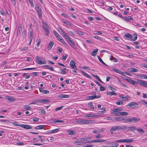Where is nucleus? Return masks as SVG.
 <instances>
[{"instance_id": "nucleus-10", "label": "nucleus", "mask_w": 147, "mask_h": 147, "mask_svg": "<svg viewBox=\"0 0 147 147\" xmlns=\"http://www.w3.org/2000/svg\"><path fill=\"white\" fill-rule=\"evenodd\" d=\"M37 102L39 103H46L47 102H49L50 101L49 100L47 99H38L37 100Z\"/></svg>"}, {"instance_id": "nucleus-28", "label": "nucleus", "mask_w": 147, "mask_h": 147, "mask_svg": "<svg viewBox=\"0 0 147 147\" xmlns=\"http://www.w3.org/2000/svg\"><path fill=\"white\" fill-rule=\"evenodd\" d=\"M6 97L7 99L10 101H14L15 100V99L14 98L11 96H6Z\"/></svg>"}, {"instance_id": "nucleus-56", "label": "nucleus", "mask_w": 147, "mask_h": 147, "mask_svg": "<svg viewBox=\"0 0 147 147\" xmlns=\"http://www.w3.org/2000/svg\"><path fill=\"white\" fill-rule=\"evenodd\" d=\"M95 138L96 139L100 138L101 137V135L99 134L95 136Z\"/></svg>"}, {"instance_id": "nucleus-37", "label": "nucleus", "mask_w": 147, "mask_h": 147, "mask_svg": "<svg viewBox=\"0 0 147 147\" xmlns=\"http://www.w3.org/2000/svg\"><path fill=\"white\" fill-rule=\"evenodd\" d=\"M62 22L65 24L69 26H71V23L67 21H64V20H62Z\"/></svg>"}, {"instance_id": "nucleus-26", "label": "nucleus", "mask_w": 147, "mask_h": 147, "mask_svg": "<svg viewBox=\"0 0 147 147\" xmlns=\"http://www.w3.org/2000/svg\"><path fill=\"white\" fill-rule=\"evenodd\" d=\"M53 33L55 36L59 40L60 38H61V37L59 35L55 30H53Z\"/></svg>"}, {"instance_id": "nucleus-52", "label": "nucleus", "mask_w": 147, "mask_h": 147, "mask_svg": "<svg viewBox=\"0 0 147 147\" xmlns=\"http://www.w3.org/2000/svg\"><path fill=\"white\" fill-rule=\"evenodd\" d=\"M22 31V29L18 28L17 30V34L18 35L20 34L21 32Z\"/></svg>"}, {"instance_id": "nucleus-22", "label": "nucleus", "mask_w": 147, "mask_h": 147, "mask_svg": "<svg viewBox=\"0 0 147 147\" xmlns=\"http://www.w3.org/2000/svg\"><path fill=\"white\" fill-rule=\"evenodd\" d=\"M132 38H131V40L132 41H135L136 40L137 38V36L136 34H134L131 35Z\"/></svg>"}, {"instance_id": "nucleus-7", "label": "nucleus", "mask_w": 147, "mask_h": 147, "mask_svg": "<svg viewBox=\"0 0 147 147\" xmlns=\"http://www.w3.org/2000/svg\"><path fill=\"white\" fill-rule=\"evenodd\" d=\"M137 82L138 84L140 85L147 88V81L141 80H138Z\"/></svg>"}, {"instance_id": "nucleus-44", "label": "nucleus", "mask_w": 147, "mask_h": 147, "mask_svg": "<svg viewBox=\"0 0 147 147\" xmlns=\"http://www.w3.org/2000/svg\"><path fill=\"white\" fill-rule=\"evenodd\" d=\"M68 134L69 135H73L75 134L74 132L72 130H69L68 131Z\"/></svg>"}, {"instance_id": "nucleus-62", "label": "nucleus", "mask_w": 147, "mask_h": 147, "mask_svg": "<svg viewBox=\"0 0 147 147\" xmlns=\"http://www.w3.org/2000/svg\"><path fill=\"white\" fill-rule=\"evenodd\" d=\"M57 29L58 30V31H59V32H60L61 34H62V32H63V30L61 28H60V27H58V28H57Z\"/></svg>"}, {"instance_id": "nucleus-31", "label": "nucleus", "mask_w": 147, "mask_h": 147, "mask_svg": "<svg viewBox=\"0 0 147 147\" xmlns=\"http://www.w3.org/2000/svg\"><path fill=\"white\" fill-rule=\"evenodd\" d=\"M146 74H140L138 75V77L142 79H146Z\"/></svg>"}, {"instance_id": "nucleus-50", "label": "nucleus", "mask_w": 147, "mask_h": 147, "mask_svg": "<svg viewBox=\"0 0 147 147\" xmlns=\"http://www.w3.org/2000/svg\"><path fill=\"white\" fill-rule=\"evenodd\" d=\"M76 33H77L78 34H79V35H84V33L83 32L81 31H80L79 30H76Z\"/></svg>"}, {"instance_id": "nucleus-64", "label": "nucleus", "mask_w": 147, "mask_h": 147, "mask_svg": "<svg viewBox=\"0 0 147 147\" xmlns=\"http://www.w3.org/2000/svg\"><path fill=\"white\" fill-rule=\"evenodd\" d=\"M12 124L13 125H16V126H20V125H19L18 124V123L17 121L13 122Z\"/></svg>"}, {"instance_id": "nucleus-54", "label": "nucleus", "mask_w": 147, "mask_h": 147, "mask_svg": "<svg viewBox=\"0 0 147 147\" xmlns=\"http://www.w3.org/2000/svg\"><path fill=\"white\" fill-rule=\"evenodd\" d=\"M62 35H63L64 36L66 37V38L67 39L68 38L70 37L69 36L67 35V33L63 31V32H62L61 34Z\"/></svg>"}, {"instance_id": "nucleus-1", "label": "nucleus", "mask_w": 147, "mask_h": 147, "mask_svg": "<svg viewBox=\"0 0 147 147\" xmlns=\"http://www.w3.org/2000/svg\"><path fill=\"white\" fill-rule=\"evenodd\" d=\"M127 128L126 126H114L110 129L111 131H114L118 130L125 129Z\"/></svg>"}, {"instance_id": "nucleus-55", "label": "nucleus", "mask_w": 147, "mask_h": 147, "mask_svg": "<svg viewBox=\"0 0 147 147\" xmlns=\"http://www.w3.org/2000/svg\"><path fill=\"white\" fill-rule=\"evenodd\" d=\"M141 102L144 106L147 107V101L143 100H142Z\"/></svg>"}, {"instance_id": "nucleus-6", "label": "nucleus", "mask_w": 147, "mask_h": 147, "mask_svg": "<svg viewBox=\"0 0 147 147\" xmlns=\"http://www.w3.org/2000/svg\"><path fill=\"white\" fill-rule=\"evenodd\" d=\"M134 141V140H132L131 139L129 138L116 140L115 142L118 143L125 142L127 143H131Z\"/></svg>"}, {"instance_id": "nucleus-21", "label": "nucleus", "mask_w": 147, "mask_h": 147, "mask_svg": "<svg viewBox=\"0 0 147 147\" xmlns=\"http://www.w3.org/2000/svg\"><path fill=\"white\" fill-rule=\"evenodd\" d=\"M122 18L127 22H128L130 20H133V18H132L130 16H128L127 18L125 17H123Z\"/></svg>"}, {"instance_id": "nucleus-4", "label": "nucleus", "mask_w": 147, "mask_h": 147, "mask_svg": "<svg viewBox=\"0 0 147 147\" xmlns=\"http://www.w3.org/2000/svg\"><path fill=\"white\" fill-rule=\"evenodd\" d=\"M67 39L70 46L73 49H76V47L75 45V42L70 37H68Z\"/></svg>"}, {"instance_id": "nucleus-61", "label": "nucleus", "mask_w": 147, "mask_h": 147, "mask_svg": "<svg viewBox=\"0 0 147 147\" xmlns=\"http://www.w3.org/2000/svg\"><path fill=\"white\" fill-rule=\"evenodd\" d=\"M108 88L110 90H112L113 92H115L116 90V89L115 88H113L110 86H108Z\"/></svg>"}, {"instance_id": "nucleus-60", "label": "nucleus", "mask_w": 147, "mask_h": 147, "mask_svg": "<svg viewBox=\"0 0 147 147\" xmlns=\"http://www.w3.org/2000/svg\"><path fill=\"white\" fill-rule=\"evenodd\" d=\"M35 68H26L22 69V70H32L33 69H35Z\"/></svg>"}, {"instance_id": "nucleus-16", "label": "nucleus", "mask_w": 147, "mask_h": 147, "mask_svg": "<svg viewBox=\"0 0 147 147\" xmlns=\"http://www.w3.org/2000/svg\"><path fill=\"white\" fill-rule=\"evenodd\" d=\"M120 97L122 98L123 100H126L129 99L130 98V97L129 96H126L124 95H122L120 96Z\"/></svg>"}, {"instance_id": "nucleus-35", "label": "nucleus", "mask_w": 147, "mask_h": 147, "mask_svg": "<svg viewBox=\"0 0 147 147\" xmlns=\"http://www.w3.org/2000/svg\"><path fill=\"white\" fill-rule=\"evenodd\" d=\"M45 32V34L47 36H48L49 33V28H47L46 29H44Z\"/></svg>"}, {"instance_id": "nucleus-30", "label": "nucleus", "mask_w": 147, "mask_h": 147, "mask_svg": "<svg viewBox=\"0 0 147 147\" xmlns=\"http://www.w3.org/2000/svg\"><path fill=\"white\" fill-rule=\"evenodd\" d=\"M42 27L43 30L47 28H49L48 24L45 22L42 23Z\"/></svg>"}, {"instance_id": "nucleus-17", "label": "nucleus", "mask_w": 147, "mask_h": 147, "mask_svg": "<svg viewBox=\"0 0 147 147\" xmlns=\"http://www.w3.org/2000/svg\"><path fill=\"white\" fill-rule=\"evenodd\" d=\"M128 105L132 108H134L136 107V105H138L137 103L135 102H132L129 103Z\"/></svg>"}, {"instance_id": "nucleus-20", "label": "nucleus", "mask_w": 147, "mask_h": 147, "mask_svg": "<svg viewBox=\"0 0 147 147\" xmlns=\"http://www.w3.org/2000/svg\"><path fill=\"white\" fill-rule=\"evenodd\" d=\"M127 81L129 83L132 84V85H135L137 83L135 81L132 80L131 79H126Z\"/></svg>"}, {"instance_id": "nucleus-23", "label": "nucleus", "mask_w": 147, "mask_h": 147, "mask_svg": "<svg viewBox=\"0 0 147 147\" xmlns=\"http://www.w3.org/2000/svg\"><path fill=\"white\" fill-rule=\"evenodd\" d=\"M98 51V49H94L91 52V55L92 56H95L96 55Z\"/></svg>"}, {"instance_id": "nucleus-59", "label": "nucleus", "mask_w": 147, "mask_h": 147, "mask_svg": "<svg viewBox=\"0 0 147 147\" xmlns=\"http://www.w3.org/2000/svg\"><path fill=\"white\" fill-rule=\"evenodd\" d=\"M105 88L102 86L101 85L100 86V90L101 91H105Z\"/></svg>"}, {"instance_id": "nucleus-5", "label": "nucleus", "mask_w": 147, "mask_h": 147, "mask_svg": "<svg viewBox=\"0 0 147 147\" xmlns=\"http://www.w3.org/2000/svg\"><path fill=\"white\" fill-rule=\"evenodd\" d=\"M76 122L78 123V124H88L90 123H91V121H88L84 120H77Z\"/></svg>"}, {"instance_id": "nucleus-12", "label": "nucleus", "mask_w": 147, "mask_h": 147, "mask_svg": "<svg viewBox=\"0 0 147 147\" xmlns=\"http://www.w3.org/2000/svg\"><path fill=\"white\" fill-rule=\"evenodd\" d=\"M74 144L76 145H82L83 144L82 139L81 138L79 139L74 142Z\"/></svg>"}, {"instance_id": "nucleus-29", "label": "nucleus", "mask_w": 147, "mask_h": 147, "mask_svg": "<svg viewBox=\"0 0 147 147\" xmlns=\"http://www.w3.org/2000/svg\"><path fill=\"white\" fill-rule=\"evenodd\" d=\"M54 44V43L53 42H50L48 47V49L49 50L51 49L52 48Z\"/></svg>"}, {"instance_id": "nucleus-13", "label": "nucleus", "mask_w": 147, "mask_h": 147, "mask_svg": "<svg viewBox=\"0 0 147 147\" xmlns=\"http://www.w3.org/2000/svg\"><path fill=\"white\" fill-rule=\"evenodd\" d=\"M128 71L130 72H137L139 71V70L135 68H130L128 69Z\"/></svg>"}, {"instance_id": "nucleus-34", "label": "nucleus", "mask_w": 147, "mask_h": 147, "mask_svg": "<svg viewBox=\"0 0 147 147\" xmlns=\"http://www.w3.org/2000/svg\"><path fill=\"white\" fill-rule=\"evenodd\" d=\"M115 120L117 121H120L124 119H122V117H116L115 118Z\"/></svg>"}, {"instance_id": "nucleus-24", "label": "nucleus", "mask_w": 147, "mask_h": 147, "mask_svg": "<svg viewBox=\"0 0 147 147\" xmlns=\"http://www.w3.org/2000/svg\"><path fill=\"white\" fill-rule=\"evenodd\" d=\"M127 128L128 129V131H133L135 130H136L137 129L135 126H130L128 127H127Z\"/></svg>"}, {"instance_id": "nucleus-18", "label": "nucleus", "mask_w": 147, "mask_h": 147, "mask_svg": "<svg viewBox=\"0 0 147 147\" xmlns=\"http://www.w3.org/2000/svg\"><path fill=\"white\" fill-rule=\"evenodd\" d=\"M59 129L57 128L53 130H49L48 131V133L52 134H55L58 132L59 131Z\"/></svg>"}, {"instance_id": "nucleus-49", "label": "nucleus", "mask_w": 147, "mask_h": 147, "mask_svg": "<svg viewBox=\"0 0 147 147\" xmlns=\"http://www.w3.org/2000/svg\"><path fill=\"white\" fill-rule=\"evenodd\" d=\"M110 59L111 61H113L115 62H117L118 61L117 59L116 58L113 57L112 56L110 58Z\"/></svg>"}, {"instance_id": "nucleus-41", "label": "nucleus", "mask_w": 147, "mask_h": 147, "mask_svg": "<svg viewBox=\"0 0 147 147\" xmlns=\"http://www.w3.org/2000/svg\"><path fill=\"white\" fill-rule=\"evenodd\" d=\"M122 110V109L121 108H118L114 109L112 112L115 113V112H120V111H121Z\"/></svg>"}, {"instance_id": "nucleus-11", "label": "nucleus", "mask_w": 147, "mask_h": 147, "mask_svg": "<svg viewBox=\"0 0 147 147\" xmlns=\"http://www.w3.org/2000/svg\"><path fill=\"white\" fill-rule=\"evenodd\" d=\"M106 141V140H103V139H97L90 141L89 142L92 143H100L105 142Z\"/></svg>"}, {"instance_id": "nucleus-42", "label": "nucleus", "mask_w": 147, "mask_h": 147, "mask_svg": "<svg viewBox=\"0 0 147 147\" xmlns=\"http://www.w3.org/2000/svg\"><path fill=\"white\" fill-rule=\"evenodd\" d=\"M93 133L94 134H97L98 133H99L100 132V129H96L93 130L92 131Z\"/></svg>"}, {"instance_id": "nucleus-15", "label": "nucleus", "mask_w": 147, "mask_h": 147, "mask_svg": "<svg viewBox=\"0 0 147 147\" xmlns=\"http://www.w3.org/2000/svg\"><path fill=\"white\" fill-rule=\"evenodd\" d=\"M20 126L22 128L26 129H32V127L31 126L27 125L21 124L20 125Z\"/></svg>"}, {"instance_id": "nucleus-63", "label": "nucleus", "mask_w": 147, "mask_h": 147, "mask_svg": "<svg viewBox=\"0 0 147 147\" xmlns=\"http://www.w3.org/2000/svg\"><path fill=\"white\" fill-rule=\"evenodd\" d=\"M33 30H31L30 32L29 37L30 38H32L33 36Z\"/></svg>"}, {"instance_id": "nucleus-33", "label": "nucleus", "mask_w": 147, "mask_h": 147, "mask_svg": "<svg viewBox=\"0 0 147 147\" xmlns=\"http://www.w3.org/2000/svg\"><path fill=\"white\" fill-rule=\"evenodd\" d=\"M115 141H115V142H111V147H117L118 146L119 144L116 143L117 142H116Z\"/></svg>"}, {"instance_id": "nucleus-51", "label": "nucleus", "mask_w": 147, "mask_h": 147, "mask_svg": "<svg viewBox=\"0 0 147 147\" xmlns=\"http://www.w3.org/2000/svg\"><path fill=\"white\" fill-rule=\"evenodd\" d=\"M81 138L82 139V142H83V141H88L90 140V138L89 137L83 138Z\"/></svg>"}, {"instance_id": "nucleus-2", "label": "nucleus", "mask_w": 147, "mask_h": 147, "mask_svg": "<svg viewBox=\"0 0 147 147\" xmlns=\"http://www.w3.org/2000/svg\"><path fill=\"white\" fill-rule=\"evenodd\" d=\"M35 59L37 63L40 65L46 64V60L42 57L37 56Z\"/></svg>"}, {"instance_id": "nucleus-25", "label": "nucleus", "mask_w": 147, "mask_h": 147, "mask_svg": "<svg viewBox=\"0 0 147 147\" xmlns=\"http://www.w3.org/2000/svg\"><path fill=\"white\" fill-rule=\"evenodd\" d=\"M45 126V125H38L36 126L35 128V129L36 130L42 129Z\"/></svg>"}, {"instance_id": "nucleus-46", "label": "nucleus", "mask_w": 147, "mask_h": 147, "mask_svg": "<svg viewBox=\"0 0 147 147\" xmlns=\"http://www.w3.org/2000/svg\"><path fill=\"white\" fill-rule=\"evenodd\" d=\"M45 66L46 67V69H49L51 71H53L54 70L52 66L50 67L48 65H45Z\"/></svg>"}, {"instance_id": "nucleus-14", "label": "nucleus", "mask_w": 147, "mask_h": 147, "mask_svg": "<svg viewBox=\"0 0 147 147\" xmlns=\"http://www.w3.org/2000/svg\"><path fill=\"white\" fill-rule=\"evenodd\" d=\"M97 115H95L93 113H89L88 114H86L84 116V117H97Z\"/></svg>"}, {"instance_id": "nucleus-43", "label": "nucleus", "mask_w": 147, "mask_h": 147, "mask_svg": "<svg viewBox=\"0 0 147 147\" xmlns=\"http://www.w3.org/2000/svg\"><path fill=\"white\" fill-rule=\"evenodd\" d=\"M120 115L121 116H126L128 115L127 112H120Z\"/></svg>"}, {"instance_id": "nucleus-38", "label": "nucleus", "mask_w": 147, "mask_h": 147, "mask_svg": "<svg viewBox=\"0 0 147 147\" xmlns=\"http://www.w3.org/2000/svg\"><path fill=\"white\" fill-rule=\"evenodd\" d=\"M59 40L63 44L65 45H67V43L65 42V41L62 38V37L61 38H60Z\"/></svg>"}, {"instance_id": "nucleus-40", "label": "nucleus", "mask_w": 147, "mask_h": 147, "mask_svg": "<svg viewBox=\"0 0 147 147\" xmlns=\"http://www.w3.org/2000/svg\"><path fill=\"white\" fill-rule=\"evenodd\" d=\"M24 109L27 110H30L31 109V107L28 105H26L24 107Z\"/></svg>"}, {"instance_id": "nucleus-48", "label": "nucleus", "mask_w": 147, "mask_h": 147, "mask_svg": "<svg viewBox=\"0 0 147 147\" xmlns=\"http://www.w3.org/2000/svg\"><path fill=\"white\" fill-rule=\"evenodd\" d=\"M136 130L140 133H144V131L142 129H138V128H137Z\"/></svg>"}, {"instance_id": "nucleus-3", "label": "nucleus", "mask_w": 147, "mask_h": 147, "mask_svg": "<svg viewBox=\"0 0 147 147\" xmlns=\"http://www.w3.org/2000/svg\"><path fill=\"white\" fill-rule=\"evenodd\" d=\"M140 119L138 118L137 117H132L131 118H129L126 119V122H129L131 123H136L139 121Z\"/></svg>"}, {"instance_id": "nucleus-32", "label": "nucleus", "mask_w": 147, "mask_h": 147, "mask_svg": "<svg viewBox=\"0 0 147 147\" xmlns=\"http://www.w3.org/2000/svg\"><path fill=\"white\" fill-rule=\"evenodd\" d=\"M125 36L127 38H129V40H131V38H132V36L131 34L128 33L125 34Z\"/></svg>"}, {"instance_id": "nucleus-27", "label": "nucleus", "mask_w": 147, "mask_h": 147, "mask_svg": "<svg viewBox=\"0 0 147 147\" xmlns=\"http://www.w3.org/2000/svg\"><path fill=\"white\" fill-rule=\"evenodd\" d=\"M53 123H63L64 122V121L62 120H60L57 119H54L53 121Z\"/></svg>"}, {"instance_id": "nucleus-36", "label": "nucleus", "mask_w": 147, "mask_h": 147, "mask_svg": "<svg viewBox=\"0 0 147 147\" xmlns=\"http://www.w3.org/2000/svg\"><path fill=\"white\" fill-rule=\"evenodd\" d=\"M107 94L110 96L116 95L117 93L113 92H107Z\"/></svg>"}, {"instance_id": "nucleus-9", "label": "nucleus", "mask_w": 147, "mask_h": 147, "mask_svg": "<svg viewBox=\"0 0 147 147\" xmlns=\"http://www.w3.org/2000/svg\"><path fill=\"white\" fill-rule=\"evenodd\" d=\"M35 9L37 12L39 17L41 18L42 13L41 9L39 6H36Z\"/></svg>"}, {"instance_id": "nucleus-47", "label": "nucleus", "mask_w": 147, "mask_h": 147, "mask_svg": "<svg viewBox=\"0 0 147 147\" xmlns=\"http://www.w3.org/2000/svg\"><path fill=\"white\" fill-rule=\"evenodd\" d=\"M81 73L82 74H83L85 76L87 77V78H90V76H89L88 74L85 73V72H84V71H81Z\"/></svg>"}, {"instance_id": "nucleus-53", "label": "nucleus", "mask_w": 147, "mask_h": 147, "mask_svg": "<svg viewBox=\"0 0 147 147\" xmlns=\"http://www.w3.org/2000/svg\"><path fill=\"white\" fill-rule=\"evenodd\" d=\"M123 101L122 100H119L118 101H117L116 103V104L119 105H121L123 103Z\"/></svg>"}, {"instance_id": "nucleus-45", "label": "nucleus", "mask_w": 147, "mask_h": 147, "mask_svg": "<svg viewBox=\"0 0 147 147\" xmlns=\"http://www.w3.org/2000/svg\"><path fill=\"white\" fill-rule=\"evenodd\" d=\"M96 95L90 96L88 97V100H93L96 98Z\"/></svg>"}, {"instance_id": "nucleus-39", "label": "nucleus", "mask_w": 147, "mask_h": 147, "mask_svg": "<svg viewBox=\"0 0 147 147\" xmlns=\"http://www.w3.org/2000/svg\"><path fill=\"white\" fill-rule=\"evenodd\" d=\"M113 69L116 72H117L119 74H123V73L121 71L119 70V69H116L115 68H113Z\"/></svg>"}, {"instance_id": "nucleus-19", "label": "nucleus", "mask_w": 147, "mask_h": 147, "mask_svg": "<svg viewBox=\"0 0 147 147\" xmlns=\"http://www.w3.org/2000/svg\"><path fill=\"white\" fill-rule=\"evenodd\" d=\"M58 97L60 98H68L69 97V96L68 95L65 94H60L59 95Z\"/></svg>"}, {"instance_id": "nucleus-57", "label": "nucleus", "mask_w": 147, "mask_h": 147, "mask_svg": "<svg viewBox=\"0 0 147 147\" xmlns=\"http://www.w3.org/2000/svg\"><path fill=\"white\" fill-rule=\"evenodd\" d=\"M60 73L61 74H66V71L63 69H61L60 70Z\"/></svg>"}, {"instance_id": "nucleus-8", "label": "nucleus", "mask_w": 147, "mask_h": 147, "mask_svg": "<svg viewBox=\"0 0 147 147\" xmlns=\"http://www.w3.org/2000/svg\"><path fill=\"white\" fill-rule=\"evenodd\" d=\"M70 66L72 69L77 70V67L76 65V63L74 61L71 60L70 63Z\"/></svg>"}, {"instance_id": "nucleus-58", "label": "nucleus", "mask_w": 147, "mask_h": 147, "mask_svg": "<svg viewBox=\"0 0 147 147\" xmlns=\"http://www.w3.org/2000/svg\"><path fill=\"white\" fill-rule=\"evenodd\" d=\"M94 33L96 34H102V33L100 32V31H94Z\"/></svg>"}]
</instances>
